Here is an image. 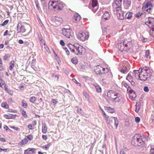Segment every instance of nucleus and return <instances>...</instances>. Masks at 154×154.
<instances>
[{"label":"nucleus","instance_id":"obj_1","mask_svg":"<svg viewBox=\"0 0 154 154\" xmlns=\"http://www.w3.org/2000/svg\"><path fill=\"white\" fill-rule=\"evenodd\" d=\"M146 140H147V138L145 137V138H142L141 135L139 134H135L134 136L132 138L131 141V144L134 146H142L144 144V141Z\"/></svg>","mask_w":154,"mask_h":154},{"label":"nucleus","instance_id":"obj_2","mask_svg":"<svg viewBox=\"0 0 154 154\" xmlns=\"http://www.w3.org/2000/svg\"><path fill=\"white\" fill-rule=\"evenodd\" d=\"M152 72L149 67H143L141 70L140 79L141 81H145L150 78Z\"/></svg>","mask_w":154,"mask_h":154},{"label":"nucleus","instance_id":"obj_3","mask_svg":"<svg viewBox=\"0 0 154 154\" xmlns=\"http://www.w3.org/2000/svg\"><path fill=\"white\" fill-rule=\"evenodd\" d=\"M48 8L50 9H53L55 11H59L63 9V4L55 0H50L48 4Z\"/></svg>","mask_w":154,"mask_h":154},{"label":"nucleus","instance_id":"obj_4","mask_svg":"<svg viewBox=\"0 0 154 154\" xmlns=\"http://www.w3.org/2000/svg\"><path fill=\"white\" fill-rule=\"evenodd\" d=\"M71 47H74L71 51L76 55H83L85 53V49L82 46H80L78 44H75L73 45H71Z\"/></svg>","mask_w":154,"mask_h":154},{"label":"nucleus","instance_id":"obj_5","mask_svg":"<svg viewBox=\"0 0 154 154\" xmlns=\"http://www.w3.org/2000/svg\"><path fill=\"white\" fill-rule=\"evenodd\" d=\"M152 0H147L146 2H145L143 3L142 10L145 13H149L151 12L152 11L151 7L153 6L152 4Z\"/></svg>","mask_w":154,"mask_h":154},{"label":"nucleus","instance_id":"obj_6","mask_svg":"<svg viewBox=\"0 0 154 154\" xmlns=\"http://www.w3.org/2000/svg\"><path fill=\"white\" fill-rule=\"evenodd\" d=\"M131 42H128L127 40H124L122 43H122L119 44L118 45V48L120 47V50L122 51L123 50L127 51L129 50L131 47Z\"/></svg>","mask_w":154,"mask_h":154},{"label":"nucleus","instance_id":"obj_7","mask_svg":"<svg viewBox=\"0 0 154 154\" xmlns=\"http://www.w3.org/2000/svg\"><path fill=\"white\" fill-rule=\"evenodd\" d=\"M122 0H114L112 4L113 11H120L121 10Z\"/></svg>","mask_w":154,"mask_h":154},{"label":"nucleus","instance_id":"obj_8","mask_svg":"<svg viewBox=\"0 0 154 154\" xmlns=\"http://www.w3.org/2000/svg\"><path fill=\"white\" fill-rule=\"evenodd\" d=\"M89 35L88 32L80 31L77 36V37L78 39L84 41L88 39Z\"/></svg>","mask_w":154,"mask_h":154},{"label":"nucleus","instance_id":"obj_9","mask_svg":"<svg viewBox=\"0 0 154 154\" xmlns=\"http://www.w3.org/2000/svg\"><path fill=\"white\" fill-rule=\"evenodd\" d=\"M154 22L151 21V19L149 20V21L145 23V24L148 25L149 28L150 29V34L153 37H154L153 32L154 31Z\"/></svg>","mask_w":154,"mask_h":154},{"label":"nucleus","instance_id":"obj_10","mask_svg":"<svg viewBox=\"0 0 154 154\" xmlns=\"http://www.w3.org/2000/svg\"><path fill=\"white\" fill-rule=\"evenodd\" d=\"M17 33H24L26 31L25 26L20 23L18 22L17 27Z\"/></svg>","mask_w":154,"mask_h":154},{"label":"nucleus","instance_id":"obj_11","mask_svg":"<svg viewBox=\"0 0 154 154\" xmlns=\"http://www.w3.org/2000/svg\"><path fill=\"white\" fill-rule=\"evenodd\" d=\"M62 33L64 36L68 38L72 37V31L70 29L63 28L62 29Z\"/></svg>","mask_w":154,"mask_h":154},{"label":"nucleus","instance_id":"obj_12","mask_svg":"<svg viewBox=\"0 0 154 154\" xmlns=\"http://www.w3.org/2000/svg\"><path fill=\"white\" fill-rule=\"evenodd\" d=\"M103 113L104 116H105L107 118V119L106 121L107 123H108L110 125H111V123L112 122V121H114L115 125H118V122L117 117H114L113 118H112L111 120H110V119H109V120L108 119V117L107 116L108 118H107L106 117V115L105 112H103Z\"/></svg>","mask_w":154,"mask_h":154},{"label":"nucleus","instance_id":"obj_13","mask_svg":"<svg viewBox=\"0 0 154 154\" xmlns=\"http://www.w3.org/2000/svg\"><path fill=\"white\" fill-rule=\"evenodd\" d=\"M117 95L118 93L112 90L109 91L107 93V96L108 98L111 100L114 97Z\"/></svg>","mask_w":154,"mask_h":154},{"label":"nucleus","instance_id":"obj_14","mask_svg":"<svg viewBox=\"0 0 154 154\" xmlns=\"http://www.w3.org/2000/svg\"><path fill=\"white\" fill-rule=\"evenodd\" d=\"M91 8L92 11L94 13L96 12L98 8V2L97 0H92L91 4Z\"/></svg>","mask_w":154,"mask_h":154},{"label":"nucleus","instance_id":"obj_15","mask_svg":"<svg viewBox=\"0 0 154 154\" xmlns=\"http://www.w3.org/2000/svg\"><path fill=\"white\" fill-rule=\"evenodd\" d=\"M103 68L100 66H97L94 69V71L96 74H102L101 73Z\"/></svg>","mask_w":154,"mask_h":154},{"label":"nucleus","instance_id":"obj_16","mask_svg":"<svg viewBox=\"0 0 154 154\" xmlns=\"http://www.w3.org/2000/svg\"><path fill=\"white\" fill-rule=\"evenodd\" d=\"M142 67H140L138 70H134L133 73L134 74L135 77H138L140 78L141 73V70Z\"/></svg>","mask_w":154,"mask_h":154},{"label":"nucleus","instance_id":"obj_17","mask_svg":"<svg viewBox=\"0 0 154 154\" xmlns=\"http://www.w3.org/2000/svg\"><path fill=\"white\" fill-rule=\"evenodd\" d=\"M121 10H120V11H114L115 13L117 15L118 18L120 20H123L124 17H123V14L121 11Z\"/></svg>","mask_w":154,"mask_h":154},{"label":"nucleus","instance_id":"obj_18","mask_svg":"<svg viewBox=\"0 0 154 154\" xmlns=\"http://www.w3.org/2000/svg\"><path fill=\"white\" fill-rule=\"evenodd\" d=\"M35 149L34 148H29L25 151V154H31L35 152Z\"/></svg>","mask_w":154,"mask_h":154},{"label":"nucleus","instance_id":"obj_19","mask_svg":"<svg viewBox=\"0 0 154 154\" xmlns=\"http://www.w3.org/2000/svg\"><path fill=\"white\" fill-rule=\"evenodd\" d=\"M108 71H109V70L107 68H103V69L102 70V71L101 73V74H103L105 73L106 72L107 73L108 72V74H109V76H110L109 77V78H110L111 79L112 77V73L110 72H109Z\"/></svg>","mask_w":154,"mask_h":154},{"label":"nucleus","instance_id":"obj_20","mask_svg":"<svg viewBox=\"0 0 154 154\" xmlns=\"http://www.w3.org/2000/svg\"><path fill=\"white\" fill-rule=\"evenodd\" d=\"M81 18V16L78 13H76L74 15V19L76 23L79 22Z\"/></svg>","mask_w":154,"mask_h":154},{"label":"nucleus","instance_id":"obj_21","mask_svg":"<svg viewBox=\"0 0 154 154\" xmlns=\"http://www.w3.org/2000/svg\"><path fill=\"white\" fill-rule=\"evenodd\" d=\"M124 3L126 5V9H128L131 3V1L128 0H124Z\"/></svg>","mask_w":154,"mask_h":154},{"label":"nucleus","instance_id":"obj_22","mask_svg":"<svg viewBox=\"0 0 154 154\" xmlns=\"http://www.w3.org/2000/svg\"><path fill=\"white\" fill-rule=\"evenodd\" d=\"M148 148L150 149V154H154V146L150 144L148 146Z\"/></svg>","mask_w":154,"mask_h":154},{"label":"nucleus","instance_id":"obj_23","mask_svg":"<svg viewBox=\"0 0 154 154\" xmlns=\"http://www.w3.org/2000/svg\"><path fill=\"white\" fill-rule=\"evenodd\" d=\"M120 96V94L118 93V95L114 97L112 100L115 102H118L120 100V99L119 98Z\"/></svg>","mask_w":154,"mask_h":154},{"label":"nucleus","instance_id":"obj_24","mask_svg":"<svg viewBox=\"0 0 154 154\" xmlns=\"http://www.w3.org/2000/svg\"><path fill=\"white\" fill-rule=\"evenodd\" d=\"M105 110L109 112L113 113L114 112V109H112L109 107L105 106L104 107Z\"/></svg>","mask_w":154,"mask_h":154},{"label":"nucleus","instance_id":"obj_25","mask_svg":"<svg viewBox=\"0 0 154 154\" xmlns=\"http://www.w3.org/2000/svg\"><path fill=\"white\" fill-rule=\"evenodd\" d=\"M102 17L106 20H108L109 18L110 15L108 12L106 11L102 16Z\"/></svg>","mask_w":154,"mask_h":154},{"label":"nucleus","instance_id":"obj_26","mask_svg":"<svg viewBox=\"0 0 154 154\" xmlns=\"http://www.w3.org/2000/svg\"><path fill=\"white\" fill-rule=\"evenodd\" d=\"M28 142V140L26 138H25L22 140L19 143V144L21 145L26 144Z\"/></svg>","mask_w":154,"mask_h":154},{"label":"nucleus","instance_id":"obj_27","mask_svg":"<svg viewBox=\"0 0 154 154\" xmlns=\"http://www.w3.org/2000/svg\"><path fill=\"white\" fill-rule=\"evenodd\" d=\"M126 79L128 80L129 82H130L131 80H133V77L131 75V73H129L126 77Z\"/></svg>","mask_w":154,"mask_h":154},{"label":"nucleus","instance_id":"obj_28","mask_svg":"<svg viewBox=\"0 0 154 154\" xmlns=\"http://www.w3.org/2000/svg\"><path fill=\"white\" fill-rule=\"evenodd\" d=\"M132 14L131 12L127 13L125 15V17L127 19H130L132 17Z\"/></svg>","mask_w":154,"mask_h":154},{"label":"nucleus","instance_id":"obj_29","mask_svg":"<svg viewBox=\"0 0 154 154\" xmlns=\"http://www.w3.org/2000/svg\"><path fill=\"white\" fill-rule=\"evenodd\" d=\"M10 63H11V64L10 65V67H9L10 69L11 70H12V69L14 67V66L15 65V62L14 60H12L11 61Z\"/></svg>","mask_w":154,"mask_h":154},{"label":"nucleus","instance_id":"obj_30","mask_svg":"<svg viewBox=\"0 0 154 154\" xmlns=\"http://www.w3.org/2000/svg\"><path fill=\"white\" fill-rule=\"evenodd\" d=\"M4 117L7 119H12L13 117H14V115L9 114L8 115H5Z\"/></svg>","mask_w":154,"mask_h":154},{"label":"nucleus","instance_id":"obj_31","mask_svg":"<svg viewBox=\"0 0 154 154\" xmlns=\"http://www.w3.org/2000/svg\"><path fill=\"white\" fill-rule=\"evenodd\" d=\"M1 106L5 108H8L9 107V106L7 104V103L5 102H2L1 104Z\"/></svg>","mask_w":154,"mask_h":154},{"label":"nucleus","instance_id":"obj_32","mask_svg":"<svg viewBox=\"0 0 154 154\" xmlns=\"http://www.w3.org/2000/svg\"><path fill=\"white\" fill-rule=\"evenodd\" d=\"M127 89V91L130 93L131 95V94L135 93V92L130 87H129V88H128Z\"/></svg>","mask_w":154,"mask_h":154},{"label":"nucleus","instance_id":"obj_33","mask_svg":"<svg viewBox=\"0 0 154 154\" xmlns=\"http://www.w3.org/2000/svg\"><path fill=\"white\" fill-rule=\"evenodd\" d=\"M55 20L60 23H61L63 21V19L61 17H60L57 16L55 17Z\"/></svg>","mask_w":154,"mask_h":154},{"label":"nucleus","instance_id":"obj_34","mask_svg":"<svg viewBox=\"0 0 154 154\" xmlns=\"http://www.w3.org/2000/svg\"><path fill=\"white\" fill-rule=\"evenodd\" d=\"M22 106L24 108H26L27 106V103L24 100L22 101Z\"/></svg>","mask_w":154,"mask_h":154},{"label":"nucleus","instance_id":"obj_35","mask_svg":"<svg viewBox=\"0 0 154 154\" xmlns=\"http://www.w3.org/2000/svg\"><path fill=\"white\" fill-rule=\"evenodd\" d=\"M36 100V98L34 97H31L29 99V101L32 103H34Z\"/></svg>","mask_w":154,"mask_h":154},{"label":"nucleus","instance_id":"obj_36","mask_svg":"<svg viewBox=\"0 0 154 154\" xmlns=\"http://www.w3.org/2000/svg\"><path fill=\"white\" fill-rule=\"evenodd\" d=\"M42 132L44 133H45L47 132V128L46 126H42Z\"/></svg>","mask_w":154,"mask_h":154},{"label":"nucleus","instance_id":"obj_37","mask_svg":"<svg viewBox=\"0 0 154 154\" xmlns=\"http://www.w3.org/2000/svg\"><path fill=\"white\" fill-rule=\"evenodd\" d=\"M4 89L5 90V91L7 92H8V93H9V94L11 95H12V93H10V92H11V91L9 89H8V88H7V87H6V85L5 84V85L4 86Z\"/></svg>","mask_w":154,"mask_h":154},{"label":"nucleus","instance_id":"obj_38","mask_svg":"<svg viewBox=\"0 0 154 154\" xmlns=\"http://www.w3.org/2000/svg\"><path fill=\"white\" fill-rule=\"evenodd\" d=\"M135 106L136 108L135 109V111L136 112H137L139 111L140 109V105L139 104H138V103H137L135 105Z\"/></svg>","mask_w":154,"mask_h":154},{"label":"nucleus","instance_id":"obj_39","mask_svg":"<svg viewBox=\"0 0 154 154\" xmlns=\"http://www.w3.org/2000/svg\"><path fill=\"white\" fill-rule=\"evenodd\" d=\"M71 62L74 64H76L78 63V60L75 58H73L71 59Z\"/></svg>","mask_w":154,"mask_h":154},{"label":"nucleus","instance_id":"obj_40","mask_svg":"<svg viewBox=\"0 0 154 154\" xmlns=\"http://www.w3.org/2000/svg\"><path fill=\"white\" fill-rule=\"evenodd\" d=\"M9 21V20L8 19H7L5 20L3 23L2 24H0V26H4L7 24V23H8Z\"/></svg>","mask_w":154,"mask_h":154},{"label":"nucleus","instance_id":"obj_41","mask_svg":"<svg viewBox=\"0 0 154 154\" xmlns=\"http://www.w3.org/2000/svg\"><path fill=\"white\" fill-rule=\"evenodd\" d=\"M149 50H147L146 51V52H145V56L147 59H148V58H149L150 57H149Z\"/></svg>","mask_w":154,"mask_h":154},{"label":"nucleus","instance_id":"obj_42","mask_svg":"<svg viewBox=\"0 0 154 154\" xmlns=\"http://www.w3.org/2000/svg\"><path fill=\"white\" fill-rule=\"evenodd\" d=\"M52 77H54L55 78H57V81H58V79H59V75L56 74H54V73L53 74H52Z\"/></svg>","mask_w":154,"mask_h":154},{"label":"nucleus","instance_id":"obj_43","mask_svg":"<svg viewBox=\"0 0 154 154\" xmlns=\"http://www.w3.org/2000/svg\"><path fill=\"white\" fill-rule=\"evenodd\" d=\"M10 128L17 131H18L20 130L19 128H18L17 127H16L14 126H11L10 127Z\"/></svg>","mask_w":154,"mask_h":154},{"label":"nucleus","instance_id":"obj_44","mask_svg":"<svg viewBox=\"0 0 154 154\" xmlns=\"http://www.w3.org/2000/svg\"><path fill=\"white\" fill-rule=\"evenodd\" d=\"M83 94L84 96L85 97V98L88 101V100H89V95L86 93H84Z\"/></svg>","mask_w":154,"mask_h":154},{"label":"nucleus","instance_id":"obj_45","mask_svg":"<svg viewBox=\"0 0 154 154\" xmlns=\"http://www.w3.org/2000/svg\"><path fill=\"white\" fill-rule=\"evenodd\" d=\"M50 145L49 144H48L45 145L44 146H42L43 148L45 150H47L49 148Z\"/></svg>","mask_w":154,"mask_h":154},{"label":"nucleus","instance_id":"obj_46","mask_svg":"<svg viewBox=\"0 0 154 154\" xmlns=\"http://www.w3.org/2000/svg\"><path fill=\"white\" fill-rule=\"evenodd\" d=\"M131 95H132V98H131L132 100H135V98L136 97V95L135 93V94H131ZM130 97H131V95H130Z\"/></svg>","mask_w":154,"mask_h":154},{"label":"nucleus","instance_id":"obj_47","mask_svg":"<svg viewBox=\"0 0 154 154\" xmlns=\"http://www.w3.org/2000/svg\"><path fill=\"white\" fill-rule=\"evenodd\" d=\"M27 139L29 140H31L33 138V137L32 135H29L26 136Z\"/></svg>","mask_w":154,"mask_h":154},{"label":"nucleus","instance_id":"obj_48","mask_svg":"<svg viewBox=\"0 0 154 154\" xmlns=\"http://www.w3.org/2000/svg\"><path fill=\"white\" fill-rule=\"evenodd\" d=\"M63 48L67 54V55H69V52L66 47H64Z\"/></svg>","mask_w":154,"mask_h":154},{"label":"nucleus","instance_id":"obj_49","mask_svg":"<svg viewBox=\"0 0 154 154\" xmlns=\"http://www.w3.org/2000/svg\"><path fill=\"white\" fill-rule=\"evenodd\" d=\"M122 85H123L124 87H125L126 88H129V86L127 84L125 83L124 82H122Z\"/></svg>","mask_w":154,"mask_h":154},{"label":"nucleus","instance_id":"obj_50","mask_svg":"<svg viewBox=\"0 0 154 154\" xmlns=\"http://www.w3.org/2000/svg\"><path fill=\"white\" fill-rule=\"evenodd\" d=\"M97 91L98 92H100L101 91V88L100 87L99 85L98 86H97V87L95 88Z\"/></svg>","mask_w":154,"mask_h":154},{"label":"nucleus","instance_id":"obj_51","mask_svg":"<svg viewBox=\"0 0 154 154\" xmlns=\"http://www.w3.org/2000/svg\"><path fill=\"white\" fill-rule=\"evenodd\" d=\"M35 3L36 7L39 10V3L38 0H36L35 1Z\"/></svg>","mask_w":154,"mask_h":154},{"label":"nucleus","instance_id":"obj_52","mask_svg":"<svg viewBox=\"0 0 154 154\" xmlns=\"http://www.w3.org/2000/svg\"><path fill=\"white\" fill-rule=\"evenodd\" d=\"M22 114L23 116L26 118L27 117V114H26V112L24 110H23L22 112Z\"/></svg>","mask_w":154,"mask_h":154},{"label":"nucleus","instance_id":"obj_53","mask_svg":"<svg viewBox=\"0 0 154 154\" xmlns=\"http://www.w3.org/2000/svg\"><path fill=\"white\" fill-rule=\"evenodd\" d=\"M72 81L75 82L78 85L80 86L81 84L78 82L75 79H72Z\"/></svg>","mask_w":154,"mask_h":154},{"label":"nucleus","instance_id":"obj_54","mask_svg":"<svg viewBox=\"0 0 154 154\" xmlns=\"http://www.w3.org/2000/svg\"><path fill=\"white\" fill-rule=\"evenodd\" d=\"M140 119L139 117H137L135 118V121L136 123H138L140 122Z\"/></svg>","mask_w":154,"mask_h":154},{"label":"nucleus","instance_id":"obj_55","mask_svg":"<svg viewBox=\"0 0 154 154\" xmlns=\"http://www.w3.org/2000/svg\"><path fill=\"white\" fill-rule=\"evenodd\" d=\"M142 14V13H141L139 12L138 13L136 14V15L135 16L136 17L138 18L140 17L141 15Z\"/></svg>","mask_w":154,"mask_h":154},{"label":"nucleus","instance_id":"obj_56","mask_svg":"<svg viewBox=\"0 0 154 154\" xmlns=\"http://www.w3.org/2000/svg\"><path fill=\"white\" fill-rule=\"evenodd\" d=\"M143 90L146 92H148L149 91L148 87L146 86L144 87Z\"/></svg>","mask_w":154,"mask_h":154},{"label":"nucleus","instance_id":"obj_57","mask_svg":"<svg viewBox=\"0 0 154 154\" xmlns=\"http://www.w3.org/2000/svg\"><path fill=\"white\" fill-rule=\"evenodd\" d=\"M9 57H10V56L8 54L5 55L3 59L4 60H7V58Z\"/></svg>","mask_w":154,"mask_h":154},{"label":"nucleus","instance_id":"obj_58","mask_svg":"<svg viewBox=\"0 0 154 154\" xmlns=\"http://www.w3.org/2000/svg\"><path fill=\"white\" fill-rule=\"evenodd\" d=\"M60 44L62 46H64L65 45V43L62 40H61L60 41Z\"/></svg>","mask_w":154,"mask_h":154},{"label":"nucleus","instance_id":"obj_59","mask_svg":"<svg viewBox=\"0 0 154 154\" xmlns=\"http://www.w3.org/2000/svg\"><path fill=\"white\" fill-rule=\"evenodd\" d=\"M8 102L9 103L11 104L13 102L12 99L11 98H9L8 100Z\"/></svg>","mask_w":154,"mask_h":154},{"label":"nucleus","instance_id":"obj_60","mask_svg":"<svg viewBox=\"0 0 154 154\" xmlns=\"http://www.w3.org/2000/svg\"><path fill=\"white\" fill-rule=\"evenodd\" d=\"M52 102L54 104H56L57 103V102L54 99H52Z\"/></svg>","mask_w":154,"mask_h":154},{"label":"nucleus","instance_id":"obj_61","mask_svg":"<svg viewBox=\"0 0 154 154\" xmlns=\"http://www.w3.org/2000/svg\"><path fill=\"white\" fill-rule=\"evenodd\" d=\"M81 68L82 69H85L87 66L86 65H85L84 64H82L81 66Z\"/></svg>","mask_w":154,"mask_h":154},{"label":"nucleus","instance_id":"obj_62","mask_svg":"<svg viewBox=\"0 0 154 154\" xmlns=\"http://www.w3.org/2000/svg\"><path fill=\"white\" fill-rule=\"evenodd\" d=\"M0 140L2 142H5L6 140L5 138L3 137H2L0 138Z\"/></svg>","mask_w":154,"mask_h":154},{"label":"nucleus","instance_id":"obj_63","mask_svg":"<svg viewBox=\"0 0 154 154\" xmlns=\"http://www.w3.org/2000/svg\"><path fill=\"white\" fill-rule=\"evenodd\" d=\"M42 138L43 139H44L45 140H47L48 138L47 137L46 135H42Z\"/></svg>","mask_w":154,"mask_h":154},{"label":"nucleus","instance_id":"obj_64","mask_svg":"<svg viewBox=\"0 0 154 154\" xmlns=\"http://www.w3.org/2000/svg\"><path fill=\"white\" fill-rule=\"evenodd\" d=\"M8 30H6L5 31V32H4V33L3 34V35L4 36H6L7 35H8Z\"/></svg>","mask_w":154,"mask_h":154}]
</instances>
